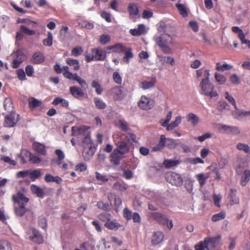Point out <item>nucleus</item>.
I'll return each instance as SVG.
<instances>
[{
  "mask_svg": "<svg viewBox=\"0 0 250 250\" xmlns=\"http://www.w3.org/2000/svg\"><path fill=\"white\" fill-rule=\"evenodd\" d=\"M204 72L205 74L206 79H202L200 83V86L201 87L202 92L201 93L205 96H208L210 98L218 96V94L216 91L214 90V86L210 83L209 80L210 73L208 69L204 68H201L196 71L197 78H200L201 74Z\"/></svg>",
  "mask_w": 250,
  "mask_h": 250,
  "instance_id": "nucleus-1",
  "label": "nucleus"
},
{
  "mask_svg": "<svg viewBox=\"0 0 250 250\" xmlns=\"http://www.w3.org/2000/svg\"><path fill=\"white\" fill-rule=\"evenodd\" d=\"M154 40L156 44L159 47L165 54H170L171 49L169 45H172L175 42V35L172 33L162 34L159 36H155Z\"/></svg>",
  "mask_w": 250,
  "mask_h": 250,
  "instance_id": "nucleus-2",
  "label": "nucleus"
},
{
  "mask_svg": "<svg viewBox=\"0 0 250 250\" xmlns=\"http://www.w3.org/2000/svg\"><path fill=\"white\" fill-rule=\"evenodd\" d=\"M106 57L105 51L101 48H94L91 50V54H87L85 58L86 62H89L92 61H104Z\"/></svg>",
  "mask_w": 250,
  "mask_h": 250,
  "instance_id": "nucleus-3",
  "label": "nucleus"
},
{
  "mask_svg": "<svg viewBox=\"0 0 250 250\" xmlns=\"http://www.w3.org/2000/svg\"><path fill=\"white\" fill-rule=\"evenodd\" d=\"M151 217L160 225H167L168 229L170 230L173 228L172 220H169L166 215L158 212H154L151 213Z\"/></svg>",
  "mask_w": 250,
  "mask_h": 250,
  "instance_id": "nucleus-4",
  "label": "nucleus"
},
{
  "mask_svg": "<svg viewBox=\"0 0 250 250\" xmlns=\"http://www.w3.org/2000/svg\"><path fill=\"white\" fill-rule=\"evenodd\" d=\"M20 120L19 114L16 115L15 112H11L5 116L3 126L9 128L15 127Z\"/></svg>",
  "mask_w": 250,
  "mask_h": 250,
  "instance_id": "nucleus-5",
  "label": "nucleus"
},
{
  "mask_svg": "<svg viewBox=\"0 0 250 250\" xmlns=\"http://www.w3.org/2000/svg\"><path fill=\"white\" fill-rule=\"evenodd\" d=\"M167 181L172 185L180 186L183 183V179L180 175L174 172H169L166 174Z\"/></svg>",
  "mask_w": 250,
  "mask_h": 250,
  "instance_id": "nucleus-6",
  "label": "nucleus"
},
{
  "mask_svg": "<svg viewBox=\"0 0 250 250\" xmlns=\"http://www.w3.org/2000/svg\"><path fill=\"white\" fill-rule=\"evenodd\" d=\"M138 106L143 110H149L154 105V101L146 96H142L138 103Z\"/></svg>",
  "mask_w": 250,
  "mask_h": 250,
  "instance_id": "nucleus-7",
  "label": "nucleus"
},
{
  "mask_svg": "<svg viewBox=\"0 0 250 250\" xmlns=\"http://www.w3.org/2000/svg\"><path fill=\"white\" fill-rule=\"evenodd\" d=\"M29 239L37 244L43 242V238L41 233L35 228L30 229L28 231Z\"/></svg>",
  "mask_w": 250,
  "mask_h": 250,
  "instance_id": "nucleus-8",
  "label": "nucleus"
},
{
  "mask_svg": "<svg viewBox=\"0 0 250 250\" xmlns=\"http://www.w3.org/2000/svg\"><path fill=\"white\" fill-rule=\"evenodd\" d=\"M221 236L218 235L213 237H207L204 240L208 247V250H215L216 247L219 245Z\"/></svg>",
  "mask_w": 250,
  "mask_h": 250,
  "instance_id": "nucleus-9",
  "label": "nucleus"
},
{
  "mask_svg": "<svg viewBox=\"0 0 250 250\" xmlns=\"http://www.w3.org/2000/svg\"><path fill=\"white\" fill-rule=\"evenodd\" d=\"M83 155L85 159L88 160L94 154L96 147L93 144H89L83 146Z\"/></svg>",
  "mask_w": 250,
  "mask_h": 250,
  "instance_id": "nucleus-10",
  "label": "nucleus"
},
{
  "mask_svg": "<svg viewBox=\"0 0 250 250\" xmlns=\"http://www.w3.org/2000/svg\"><path fill=\"white\" fill-rule=\"evenodd\" d=\"M64 77L68 79L77 81L82 87L87 86L86 81L78 76L76 73L73 74L70 72L67 71L64 74Z\"/></svg>",
  "mask_w": 250,
  "mask_h": 250,
  "instance_id": "nucleus-11",
  "label": "nucleus"
},
{
  "mask_svg": "<svg viewBox=\"0 0 250 250\" xmlns=\"http://www.w3.org/2000/svg\"><path fill=\"white\" fill-rule=\"evenodd\" d=\"M12 199L14 203H18L19 205H22L23 204V205L26 206L29 202V198L26 197L21 191H19L17 195H13Z\"/></svg>",
  "mask_w": 250,
  "mask_h": 250,
  "instance_id": "nucleus-12",
  "label": "nucleus"
},
{
  "mask_svg": "<svg viewBox=\"0 0 250 250\" xmlns=\"http://www.w3.org/2000/svg\"><path fill=\"white\" fill-rule=\"evenodd\" d=\"M70 92L74 97L78 99H81L87 97V95L85 94L81 88L76 86H71Z\"/></svg>",
  "mask_w": 250,
  "mask_h": 250,
  "instance_id": "nucleus-13",
  "label": "nucleus"
},
{
  "mask_svg": "<svg viewBox=\"0 0 250 250\" xmlns=\"http://www.w3.org/2000/svg\"><path fill=\"white\" fill-rule=\"evenodd\" d=\"M110 94L115 101H120L124 98L123 90L119 86L112 88L110 91Z\"/></svg>",
  "mask_w": 250,
  "mask_h": 250,
  "instance_id": "nucleus-14",
  "label": "nucleus"
},
{
  "mask_svg": "<svg viewBox=\"0 0 250 250\" xmlns=\"http://www.w3.org/2000/svg\"><path fill=\"white\" fill-rule=\"evenodd\" d=\"M31 155L32 153L29 151L25 149L22 150L18 156L20 163L24 164L30 161Z\"/></svg>",
  "mask_w": 250,
  "mask_h": 250,
  "instance_id": "nucleus-15",
  "label": "nucleus"
},
{
  "mask_svg": "<svg viewBox=\"0 0 250 250\" xmlns=\"http://www.w3.org/2000/svg\"><path fill=\"white\" fill-rule=\"evenodd\" d=\"M117 148L114 150L119 153L121 155H124L128 151V147L127 144L124 142H119L117 144Z\"/></svg>",
  "mask_w": 250,
  "mask_h": 250,
  "instance_id": "nucleus-16",
  "label": "nucleus"
},
{
  "mask_svg": "<svg viewBox=\"0 0 250 250\" xmlns=\"http://www.w3.org/2000/svg\"><path fill=\"white\" fill-rule=\"evenodd\" d=\"M164 239V234L162 231H156L152 235L151 242L152 245H156L160 243Z\"/></svg>",
  "mask_w": 250,
  "mask_h": 250,
  "instance_id": "nucleus-17",
  "label": "nucleus"
},
{
  "mask_svg": "<svg viewBox=\"0 0 250 250\" xmlns=\"http://www.w3.org/2000/svg\"><path fill=\"white\" fill-rule=\"evenodd\" d=\"M122 155H121L119 153L114 150L110 156V161L111 163L115 166L119 165L120 160L122 158Z\"/></svg>",
  "mask_w": 250,
  "mask_h": 250,
  "instance_id": "nucleus-18",
  "label": "nucleus"
},
{
  "mask_svg": "<svg viewBox=\"0 0 250 250\" xmlns=\"http://www.w3.org/2000/svg\"><path fill=\"white\" fill-rule=\"evenodd\" d=\"M125 47L122 43H116L113 45L108 46L107 50H112L114 53H124L125 51Z\"/></svg>",
  "mask_w": 250,
  "mask_h": 250,
  "instance_id": "nucleus-19",
  "label": "nucleus"
},
{
  "mask_svg": "<svg viewBox=\"0 0 250 250\" xmlns=\"http://www.w3.org/2000/svg\"><path fill=\"white\" fill-rule=\"evenodd\" d=\"M33 62L35 64H41L45 60L44 54L41 52H36L33 55Z\"/></svg>",
  "mask_w": 250,
  "mask_h": 250,
  "instance_id": "nucleus-20",
  "label": "nucleus"
},
{
  "mask_svg": "<svg viewBox=\"0 0 250 250\" xmlns=\"http://www.w3.org/2000/svg\"><path fill=\"white\" fill-rule=\"evenodd\" d=\"M33 147L36 152L42 155H46V150L45 149V146L44 145L38 142H34L33 144Z\"/></svg>",
  "mask_w": 250,
  "mask_h": 250,
  "instance_id": "nucleus-21",
  "label": "nucleus"
},
{
  "mask_svg": "<svg viewBox=\"0 0 250 250\" xmlns=\"http://www.w3.org/2000/svg\"><path fill=\"white\" fill-rule=\"evenodd\" d=\"M172 27L170 25L166 24L164 22H160L159 23L158 30L159 32H162L163 34L172 33Z\"/></svg>",
  "mask_w": 250,
  "mask_h": 250,
  "instance_id": "nucleus-22",
  "label": "nucleus"
},
{
  "mask_svg": "<svg viewBox=\"0 0 250 250\" xmlns=\"http://www.w3.org/2000/svg\"><path fill=\"white\" fill-rule=\"evenodd\" d=\"M31 190L32 192L36 195V196L41 198H43L44 196V192L43 189L35 185H32L31 186Z\"/></svg>",
  "mask_w": 250,
  "mask_h": 250,
  "instance_id": "nucleus-23",
  "label": "nucleus"
},
{
  "mask_svg": "<svg viewBox=\"0 0 250 250\" xmlns=\"http://www.w3.org/2000/svg\"><path fill=\"white\" fill-rule=\"evenodd\" d=\"M229 198L232 204H237L239 203V198L237 196V190L234 188H231L229 190Z\"/></svg>",
  "mask_w": 250,
  "mask_h": 250,
  "instance_id": "nucleus-24",
  "label": "nucleus"
},
{
  "mask_svg": "<svg viewBox=\"0 0 250 250\" xmlns=\"http://www.w3.org/2000/svg\"><path fill=\"white\" fill-rule=\"evenodd\" d=\"M129 33L134 36H140L145 33V26L143 24H139L137 28L130 29Z\"/></svg>",
  "mask_w": 250,
  "mask_h": 250,
  "instance_id": "nucleus-25",
  "label": "nucleus"
},
{
  "mask_svg": "<svg viewBox=\"0 0 250 250\" xmlns=\"http://www.w3.org/2000/svg\"><path fill=\"white\" fill-rule=\"evenodd\" d=\"M104 227L110 230H116L122 227V225L116 222L115 220L111 221L110 219L109 221L105 223Z\"/></svg>",
  "mask_w": 250,
  "mask_h": 250,
  "instance_id": "nucleus-26",
  "label": "nucleus"
},
{
  "mask_svg": "<svg viewBox=\"0 0 250 250\" xmlns=\"http://www.w3.org/2000/svg\"><path fill=\"white\" fill-rule=\"evenodd\" d=\"M166 140V138L164 135H161L158 144L156 146L153 147L152 150L153 151H157L162 150L165 146Z\"/></svg>",
  "mask_w": 250,
  "mask_h": 250,
  "instance_id": "nucleus-27",
  "label": "nucleus"
},
{
  "mask_svg": "<svg viewBox=\"0 0 250 250\" xmlns=\"http://www.w3.org/2000/svg\"><path fill=\"white\" fill-rule=\"evenodd\" d=\"M66 63L70 66H72L74 71H78L80 68L79 61L78 60L70 58H67Z\"/></svg>",
  "mask_w": 250,
  "mask_h": 250,
  "instance_id": "nucleus-28",
  "label": "nucleus"
},
{
  "mask_svg": "<svg viewBox=\"0 0 250 250\" xmlns=\"http://www.w3.org/2000/svg\"><path fill=\"white\" fill-rule=\"evenodd\" d=\"M233 68V65L227 64L226 62L222 63L221 62H217L216 64L215 69L218 71L224 72L225 70H229Z\"/></svg>",
  "mask_w": 250,
  "mask_h": 250,
  "instance_id": "nucleus-29",
  "label": "nucleus"
},
{
  "mask_svg": "<svg viewBox=\"0 0 250 250\" xmlns=\"http://www.w3.org/2000/svg\"><path fill=\"white\" fill-rule=\"evenodd\" d=\"M250 180V170L246 169L244 172L243 174L241 180H240V184L242 186H245L248 182Z\"/></svg>",
  "mask_w": 250,
  "mask_h": 250,
  "instance_id": "nucleus-30",
  "label": "nucleus"
},
{
  "mask_svg": "<svg viewBox=\"0 0 250 250\" xmlns=\"http://www.w3.org/2000/svg\"><path fill=\"white\" fill-rule=\"evenodd\" d=\"M182 118L181 117L179 116H177L175 120L170 124H169L168 125H167V127L166 128L167 131L172 130L173 128L177 127L181 123Z\"/></svg>",
  "mask_w": 250,
  "mask_h": 250,
  "instance_id": "nucleus-31",
  "label": "nucleus"
},
{
  "mask_svg": "<svg viewBox=\"0 0 250 250\" xmlns=\"http://www.w3.org/2000/svg\"><path fill=\"white\" fill-rule=\"evenodd\" d=\"M156 83L155 78H153L151 81H144L140 83V86L144 89H147L153 87Z\"/></svg>",
  "mask_w": 250,
  "mask_h": 250,
  "instance_id": "nucleus-32",
  "label": "nucleus"
},
{
  "mask_svg": "<svg viewBox=\"0 0 250 250\" xmlns=\"http://www.w3.org/2000/svg\"><path fill=\"white\" fill-rule=\"evenodd\" d=\"M29 176L32 181H35L42 175L40 169L29 170Z\"/></svg>",
  "mask_w": 250,
  "mask_h": 250,
  "instance_id": "nucleus-33",
  "label": "nucleus"
},
{
  "mask_svg": "<svg viewBox=\"0 0 250 250\" xmlns=\"http://www.w3.org/2000/svg\"><path fill=\"white\" fill-rule=\"evenodd\" d=\"M52 104L55 105H57L61 104L62 106L65 108H68L69 106L68 101L60 97L55 98L53 101Z\"/></svg>",
  "mask_w": 250,
  "mask_h": 250,
  "instance_id": "nucleus-34",
  "label": "nucleus"
},
{
  "mask_svg": "<svg viewBox=\"0 0 250 250\" xmlns=\"http://www.w3.org/2000/svg\"><path fill=\"white\" fill-rule=\"evenodd\" d=\"M125 56L123 57V61L126 63L129 62V59L133 57V54L132 53V49L130 47L125 48V51H124Z\"/></svg>",
  "mask_w": 250,
  "mask_h": 250,
  "instance_id": "nucleus-35",
  "label": "nucleus"
},
{
  "mask_svg": "<svg viewBox=\"0 0 250 250\" xmlns=\"http://www.w3.org/2000/svg\"><path fill=\"white\" fill-rule=\"evenodd\" d=\"M187 120L188 122H190L193 126L197 125L199 122L198 117L193 113H189L188 114L187 116Z\"/></svg>",
  "mask_w": 250,
  "mask_h": 250,
  "instance_id": "nucleus-36",
  "label": "nucleus"
},
{
  "mask_svg": "<svg viewBox=\"0 0 250 250\" xmlns=\"http://www.w3.org/2000/svg\"><path fill=\"white\" fill-rule=\"evenodd\" d=\"M108 199L110 200L111 198H114V206L117 209L121 205L122 203V201L119 196H117L115 194L110 193L109 195H108Z\"/></svg>",
  "mask_w": 250,
  "mask_h": 250,
  "instance_id": "nucleus-37",
  "label": "nucleus"
},
{
  "mask_svg": "<svg viewBox=\"0 0 250 250\" xmlns=\"http://www.w3.org/2000/svg\"><path fill=\"white\" fill-rule=\"evenodd\" d=\"M196 178L200 187H203L205 185L208 176H206L204 173H199L196 175Z\"/></svg>",
  "mask_w": 250,
  "mask_h": 250,
  "instance_id": "nucleus-38",
  "label": "nucleus"
},
{
  "mask_svg": "<svg viewBox=\"0 0 250 250\" xmlns=\"http://www.w3.org/2000/svg\"><path fill=\"white\" fill-rule=\"evenodd\" d=\"M128 11L130 16L134 17L138 15L139 13V9L137 6L133 3H131L128 7Z\"/></svg>",
  "mask_w": 250,
  "mask_h": 250,
  "instance_id": "nucleus-39",
  "label": "nucleus"
},
{
  "mask_svg": "<svg viewBox=\"0 0 250 250\" xmlns=\"http://www.w3.org/2000/svg\"><path fill=\"white\" fill-rule=\"evenodd\" d=\"M94 103L96 108L99 109H104L106 107V104L99 98H94Z\"/></svg>",
  "mask_w": 250,
  "mask_h": 250,
  "instance_id": "nucleus-40",
  "label": "nucleus"
},
{
  "mask_svg": "<svg viewBox=\"0 0 250 250\" xmlns=\"http://www.w3.org/2000/svg\"><path fill=\"white\" fill-rule=\"evenodd\" d=\"M54 69L56 73L57 74H61L62 73H63V75L64 76V74H65V72H70L69 71V67L67 66H64L62 67H61V66L58 64H56L54 66Z\"/></svg>",
  "mask_w": 250,
  "mask_h": 250,
  "instance_id": "nucleus-41",
  "label": "nucleus"
},
{
  "mask_svg": "<svg viewBox=\"0 0 250 250\" xmlns=\"http://www.w3.org/2000/svg\"><path fill=\"white\" fill-rule=\"evenodd\" d=\"M179 164L178 160L167 159L164 162V165L167 168H169L177 166Z\"/></svg>",
  "mask_w": 250,
  "mask_h": 250,
  "instance_id": "nucleus-42",
  "label": "nucleus"
},
{
  "mask_svg": "<svg viewBox=\"0 0 250 250\" xmlns=\"http://www.w3.org/2000/svg\"><path fill=\"white\" fill-rule=\"evenodd\" d=\"M91 86L95 89V92L98 95L102 94L103 89L98 81L94 80L91 83Z\"/></svg>",
  "mask_w": 250,
  "mask_h": 250,
  "instance_id": "nucleus-43",
  "label": "nucleus"
},
{
  "mask_svg": "<svg viewBox=\"0 0 250 250\" xmlns=\"http://www.w3.org/2000/svg\"><path fill=\"white\" fill-rule=\"evenodd\" d=\"M176 7L181 15L184 18L188 17V13L184 5L181 3H177L176 4Z\"/></svg>",
  "mask_w": 250,
  "mask_h": 250,
  "instance_id": "nucleus-44",
  "label": "nucleus"
},
{
  "mask_svg": "<svg viewBox=\"0 0 250 250\" xmlns=\"http://www.w3.org/2000/svg\"><path fill=\"white\" fill-rule=\"evenodd\" d=\"M71 135L72 136H77L82 134L85 131L84 126L78 127L77 126H73L71 129Z\"/></svg>",
  "mask_w": 250,
  "mask_h": 250,
  "instance_id": "nucleus-45",
  "label": "nucleus"
},
{
  "mask_svg": "<svg viewBox=\"0 0 250 250\" xmlns=\"http://www.w3.org/2000/svg\"><path fill=\"white\" fill-rule=\"evenodd\" d=\"M55 154L57 155L58 157V159L57 160V163L59 166H60L62 164V160L65 158V155L64 153L61 149H56L55 151Z\"/></svg>",
  "mask_w": 250,
  "mask_h": 250,
  "instance_id": "nucleus-46",
  "label": "nucleus"
},
{
  "mask_svg": "<svg viewBox=\"0 0 250 250\" xmlns=\"http://www.w3.org/2000/svg\"><path fill=\"white\" fill-rule=\"evenodd\" d=\"M214 78L219 84L225 83L227 81V78L224 75L217 72L215 73Z\"/></svg>",
  "mask_w": 250,
  "mask_h": 250,
  "instance_id": "nucleus-47",
  "label": "nucleus"
},
{
  "mask_svg": "<svg viewBox=\"0 0 250 250\" xmlns=\"http://www.w3.org/2000/svg\"><path fill=\"white\" fill-rule=\"evenodd\" d=\"M53 35L51 32H48L47 38L44 39L42 41L43 44L44 46H51L53 43Z\"/></svg>",
  "mask_w": 250,
  "mask_h": 250,
  "instance_id": "nucleus-48",
  "label": "nucleus"
},
{
  "mask_svg": "<svg viewBox=\"0 0 250 250\" xmlns=\"http://www.w3.org/2000/svg\"><path fill=\"white\" fill-rule=\"evenodd\" d=\"M118 126L120 129L124 132L128 131L129 129L128 124L126 121L124 120H119L118 122Z\"/></svg>",
  "mask_w": 250,
  "mask_h": 250,
  "instance_id": "nucleus-49",
  "label": "nucleus"
},
{
  "mask_svg": "<svg viewBox=\"0 0 250 250\" xmlns=\"http://www.w3.org/2000/svg\"><path fill=\"white\" fill-rule=\"evenodd\" d=\"M20 29L22 33L28 36L34 35L36 34V31L34 30L29 29L27 26L24 25L20 26Z\"/></svg>",
  "mask_w": 250,
  "mask_h": 250,
  "instance_id": "nucleus-50",
  "label": "nucleus"
},
{
  "mask_svg": "<svg viewBox=\"0 0 250 250\" xmlns=\"http://www.w3.org/2000/svg\"><path fill=\"white\" fill-rule=\"evenodd\" d=\"M26 211L27 209L25 208V206L23 205V204L22 205H19V207L15 208V212L19 216H23Z\"/></svg>",
  "mask_w": 250,
  "mask_h": 250,
  "instance_id": "nucleus-51",
  "label": "nucleus"
},
{
  "mask_svg": "<svg viewBox=\"0 0 250 250\" xmlns=\"http://www.w3.org/2000/svg\"><path fill=\"white\" fill-rule=\"evenodd\" d=\"M42 102L34 98H32L29 101V106L30 108H35L40 106Z\"/></svg>",
  "mask_w": 250,
  "mask_h": 250,
  "instance_id": "nucleus-52",
  "label": "nucleus"
},
{
  "mask_svg": "<svg viewBox=\"0 0 250 250\" xmlns=\"http://www.w3.org/2000/svg\"><path fill=\"white\" fill-rule=\"evenodd\" d=\"M236 148L240 150H243L245 153L250 154V147L246 144L239 143L236 146Z\"/></svg>",
  "mask_w": 250,
  "mask_h": 250,
  "instance_id": "nucleus-53",
  "label": "nucleus"
},
{
  "mask_svg": "<svg viewBox=\"0 0 250 250\" xmlns=\"http://www.w3.org/2000/svg\"><path fill=\"white\" fill-rule=\"evenodd\" d=\"M225 217L226 212L223 211L213 215L212 217V220L213 222H217L221 220L224 219Z\"/></svg>",
  "mask_w": 250,
  "mask_h": 250,
  "instance_id": "nucleus-54",
  "label": "nucleus"
},
{
  "mask_svg": "<svg viewBox=\"0 0 250 250\" xmlns=\"http://www.w3.org/2000/svg\"><path fill=\"white\" fill-rule=\"evenodd\" d=\"M0 250H12L11 245L7 241H0Z\"/></svg>",
  "mask_w": 250,
  "mask_h": 250,
  "instance_id": "nucleus-55",
  "label": "nucleus"
},
{
  "mask_svg": "<svg viewBox=\"0 0 250 250\" xmlns=\"http://www.w3.org/2000/svg\"><path fill=\"white\" fill-rule=\"evenodd\" d=\"M98 218L101 221L106 223L111 219V215L109 213L104 212L99 214Z\"/></svg>",
  "mask_w": 250,
  "mask_h": 250,
  "instance_id": "nucleus-56",
  "label": "nucleus"
},
{
  "mask_svg": "<svg viewBox=\"0 0 250 250\" xmlns=\"http://www.w3.org/2000/svg\"><path fill=\"white\" fill-rule=\"evenodd\" d=\"M83 50L82 47L78 46L75 48H74L71 50V55L75 57H78L80 56L83 52Z\"/></svg>",
  "mask_w": 250,
  "mask_h": 250,
  "instance_id": "nucleus-57",
  "label": "nucleus"
},
{
  "mask_svg": "<svg viewBox=\"0 0 250 250\" xmlns=\"http://www.w3.org/2000/svg\"><path fill=\"white\" fill-rule=\"evenodd\" d=\"M113 81L118 84H121L122 83V78L118 72L115 71L113 74Z\"/></svg>",
  "mask_w": 250,
  "mask_h": 250,
  "instance_id": "nucleus-58",
  "label": "nucleus"
},
{
  "mask_svg": "<svg viewBox=\"0 0 250 250\" xmlns=\"http://www.w3.org/2000/svg\"><path fill=\"white\" fill-rule=\"evenodd\" d=\"M97 207L102 210L108 211L110 210V206L108 204L105 203L103 201H99L97 204Z\"/></svg>",
  "mask_w": 250,
  "mask_h": 250,
  "instance_id": "nucleus-59",
  "label": "nucleus"
},
{
  "mask_svg": "<svg viewBox=\"0 0 250 250\" xmlns=\"http://www.w3.org/2000/svg\"><path fill=\"white\" fill-rule=\"evenodd\" d=\"M110 41V37L108 35L103 34L100 36L99 42L103 45L106 44Z\"/></svg>",
  "mask_w": 250,
  "mask_h": 250,
  "instance_id": "nucleus-60",
  "label": "nucleus"
},
{
  "mask_svg": "<svg viewBox=\"0 0 250 250\" xmlns=\"http://www.w3.org/2000/svg\"><path fill=\"white\" fill-rule=\"evenodd\" d=\"M225 98L229 101V102L230 104H231L232 105L234 106V107L236 109H237L235 100L231 95H229V93L228 92H226L225 93Z\"/></svg>",
  "mask_w": 250,
  "mask_h": 250,
  "instance_id": "nucleus-61",
  "label": "nucleus"
},
{
  "mask_svg": "<svg viewBox=\"0 0 250 250\" xmlns=\"http://www.w3.org/2000/svg\"><path fill=\"white\" fill-rule=\"evenodd\" d=\"M206 241H200L198 244L195 246V250H205L206 249L208 250V247L206 243Z\"/></svg>",
  "mask_w": 250,
  "mask_h": 250,
  "instance_id": "nucleus-62",
  "label": "nucleus"
},
{
  "mask_svg": "<svg viewBox=\"0 0 250 250\" xmlns=\"http://www.w3.org/2000/svg\"><path fill=\"white\" fill-rule=\"evenodd\" d=\"M123 216L126 220H130L132 219V212L127 208L123 210Z\"/></svg>",
  "mask_w": 250,
  "mask_h": 250,
  "instance_id": "nucleus-63",
  "label": "nucleus"
},
{
  "mask_svg": "<svg viewBox=\"0 0 250 250\" xmlns=\"http://www.w3.org/2000/svg\"><path fill=\"white\" fill-rule=\"evenodd\" d=\"M17 74L18 76V79L20 81H25L26 80L25 73L23 69H19L17 70Z\"/></svg>",
  "mask_w": 250,
  "mask_h": 250,
  "instance_id": "nucleus-64",
  "label": "nucleus"
}]
</instances>
